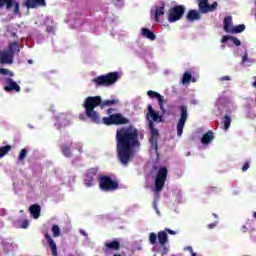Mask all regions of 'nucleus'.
Returning a JSON list of instances; mask_svg holds the SVG:
<instances>
[{
    "label": "nucleus",
    "instance_id": "f257e3e1",
    "mask_svg": "<svg viewBox=\"0 0 256 256\" xmlns=\"http://www.w3.org/2000/svg\"><path fill=\"white\" fill-rule=\"evenodd\" d=\"M115 139L118 161L127 167L135 157V148L141 147L139 129L133 125L118 128Z\"/></svg>",
    "mask_w": 256,
    "mask_h": 256
},
{
    "label": "nucleus",
    "instance_id": "f03ea898",
    "mask_svg": "<svg viewBox=\"0 0 256 256\" xmlns=\"http://www.w3.org/2000/svg\"><path fill=\"white\" fill-rule=\"evenodd\" d=\"M117 103H119V100L112 99L103 101L101 96H88L83 104L85 114H80L79 119L81 121L90 119L92 123L99 125L101 123V116L99 112L95 111V107L100 106L101 109H104V107H111V105H117Z\"/></svg>",
    "mask_w": 256,
    "mask_h": 256
},
{
    "label": "nucleus",
    "instance_id": "7ed1b4c3",
    "mask_svg": "<svg viewBox=\"0 0 256 256\" xmlns=\"http://www.w3.org/2000/svg\"><path fill=\"white\" fill-rule=\"evenodd\" d=\"M119 77V72H110L95 77L92 79V83H94L95 87H111V85H115L119 81Z\"/></svg>",
    "mask_w": 256,
    "mask_h": 256
},
{
    "label": "nucleus",
    "instance_id": "20e7f679",
    "mask_svg": "<svg viewBox=\"0 0 256 256\" xmlns=\"http://www.w3.org/2000/svg\"><path fill=\"white\" fill-rule=\"evenodd\" d=\"M98 183L99 189L106 193L117 191V189H119V182L113 180L110 176L107 175L100 176Z\"/></svg>",
    "mask_w": 256,
    "mask_h": 256
},
{
    "label": "nucleus",
    "instance_id": "39448f33",
    "mask_svg": "<svg viewBox=\"0 0 256 256\" xmlns=\"http://www.w3.org/2000/svg\"><path fill=\"white\" fill-rule=\"evenodd\" d=\"M102 123L104 125H129L131 123V120L128 118L124 117L123 114L121 113H115L111 114L109 117H103L102 118Z\"/></svg>",
    "mask_w": 256,
    "mask_h": 256
},
{
    "label": "nucleus",
    "instance_id": "423d86ee",
    "mask_svg": "<svg viewBox=\"0 0 256 256\" xmlns=\"http://www.w3.org/2000/svg\"><path fill=\"white\" fill-rule=\"evenodd\" d=\"M168 173H169V170H167V167H165V166H161L158 169V172H157L156 178H155L156 193H160V191H163V187H165V183L167 182Z\"/></svg>",
    "mask_w": 256,
    "mask_h": 256
},
{
    "label": "nucleus",
    "instance_id": "0eeeda50",
    "mask_svg": "<svg viewBox=\"0 0 256 256\" xmlns=\"http://www.w3.org/2000/svg\"><path fill=\"white\" fill-rule=\"evenodd\" d=\"M185 15V6L176 5L168 10V21L169 23H176V21H180Z\"/></svg>",
    "mask_w": 256,
    "mask_h": 256
},
{
    "label": "nucleus",
    "instance_id": "6e6552de",
    "mask_svg": "<svg viewBox=\"0 0 256 256\" xmlns=\"http://www.w3.org/2000/svg\"><path fill=\"white\" fill-rule=\"evenodd\" d=\"M187 109L188 108L185 105L179 107L180 117L176 125L178 137H181V135H183V129H185V123H187V119L189 117Z\"/></svg>",
    "mask_w": 256,
    "mask_h": 256
},
{
    "label": "nucleus",
    "instance_id": "1a4fd4ad",
    "mask_svg": "<svg viewBox=\"0 0 256 256\" xmlns=\"http://www.w3.org/2000/svg\"><path fill=\"white\" fill-rule=\"evenodd\" d=\"M149 129H150V138H149V143H150V148L154 149V151H159V130L155 128V125L153 122L149 123Z\"/></svg>",
    "mask_w": 256,
    "mask_h": 256
},
{
    "label": "nucleus",
    "instance_id": "9d476101",
    "mask_svg": "<svg viewBox=\"0 0 256 256\" xmlns=\"http://www.w3.org/2000/svg\"><path fill=\"white\" fill-rule=\"evenodd\" d=\"M198 3V11L202 14H207V13H213L214 11L217 10V7L219 3L213 2L211 5L209 4V0H197Z\"/></svg>",
    "mask_w": 256,
    "mask_h": 256
},
{
    "label": "nucleus",
    "instance_id": "9b49d317",
    "mask_svg": "<svg viewBox=\"0 0 256 256\" xmlns=\"http://www.w3.org/2000/svg\"><path fill=\"white\" fill-rule=\"evenodd\" d=\"M99 173V168H90L86 171L84 176V184L86 187H93V181H95V177Z\"/></svg>",
    "mask_w": 256,
    "mask_h": 256
},
{
    "label": "nucleus",
    "instance_id": "f8f14e48",
    "mask_svg": "<svg viewBox=\"0 0 256 256\" xmlns=\"http://www.w3.org/2000/svg\"><path fill=\"white\" fill-rule=\"evenodd\" d=\"M6 7L7 10L14 7V15H19L21 10L19 9V2H15V0H0V9Z\"/></svg>",
    "mask_w": 256,
    "mask_h": 256
},
{
    "label": "nucleus",
    "instance_id": "ddd939ff",
    "mask_svg": "<svg viewBox=\"0 0 256 256\" xmlns=\"http://www.w3.org/2000/svg\"><path fill=\"white\" fill-rule=\"evenodd\" d=\"M5 83L6 86L4 87V91H6V93H11L12 91L19 93L21 91V86H19V84H17V82L12 78H6Z\"/></svg>",
    "mask_w": 256,
    "mask_h": 256
},
{
    "label": "nucleus",
    "instance_id": "4468645a",
    "mask_svg": "<svg viewBox=\"0 0 256 256\" xmlns=\"http://www.w3.org/2000/svg\"><path fill=\"white\" fill-rule=\"evenodd\" d=\"M23 5L27 9H37V7H47L45 0H23Z\"/></svg>",
    "mask_w": 256,
    "mask_h": 256
},
{
    "label": "nucleus",
    "instance_id": "2eb2a0df",
    "mask_svg": "<svg viewBox=\"0 0 256 256\" xmlns=\"http://www.w3.org/2000/svg\"><path fill=\"white\" fill-rule=\"evenodd\" d=\"M121 249V243L119 240H112L111 242H105L103 251L104 253H109V251H119Z\"/></svg>",
    "mask_w": 256,
    "mask_h": 256
},
{
    "label": "nucleus",
    "instance_id": "dca6fc26",
    "mask_svg": "<svg viewBox=\"0 0 256 256\" xmlns=\"http://www.w3.org/2000/svg\"><path fill=\"white\" fill-rule=\"evenodd\" d=\"M15 57L7 52V51H0V63L1 65H13V60Z\"/></svg>",
    "mask_w": 256,
    "mask_h": 256
},
{
    "label": "nucleus",
    "instance_id": "f3484780",
    "mask_svg": "<svg viewBox=\"0 0 256 256\" xmlns=\"http://www.w3.org/2000/svg\"><path fill=\"white\" fill-rule=\"evenodd\" d=\"M147 95L151 99H158V105H159L160 109L165 113V108L163 107V105L165 103V99H163V96H161V94H159L158 92H155L153 90H149L147 92Z\"/></svg>",
    "mask_w": 256,
    "mask_h": 256
},
{
    "label": "nucleus",
    "instance_id": "a211bd4d",
    "mask_svg": "<svg viewBox=\"0 0 256 256\" xmlns=\"http://www.w3.org/2000/svg\"><path fill=\"white\" fill-rule=\"evenodd\" d=\"M45 239L52 251V256H59V253L57 252V244L55 243V240H53L49 232L45 233Z\"/></svg>",
    "mask_w": 256,
    "mask_h": 256
},
{
    "label": "nucleus",
    "instance_id": "6ab92c4d",
    "mask_svg": "<svg viewBox=\"0 0 256 256\" xmlns=\"http://www.w3.org/2000/svg\"><path fill=\"white\" fill-rule=\"evenodd\" d=\"M29 212L32 217L39 219L41 217V206L39 204H33L29 207Z\"/></svg>",
    "mask_w": 256,
    "mask_h": 256
},
{
    "label": "nucleus",
    "instance_id": "aec40b11",
    "mask_svg": "<svg viewBox=\"0 0 256 256\" xmlns=\"http://www.w3.org/2000/svg\"><path fill=\"white\" fill-rule=\"evenodd\" d=\"M186 17L188 21H199L201 12L199 10H189Z\"/></svg>",
    "mask_w": 256,
    "mask_h": 256
},
{
    "label": "nucleus",
    "instance_id": "412c9836",
    "mask_svg": "<svg viewBox=\"0 0 256 256\" xmlns=\"http://www.w3.org/2000/svg\"><path fill=\"white\" fill-rule=\"evenodd\" d=\"M73 147V142H70L69 144L65 143L61 146V151L64 157H72L71 148Z\"/></svg>",
    "mask_w": 256,
    "mask_h": 256
},
{
    "label": "nucleus",
    "instance_id": "4be33fe9",
    "mask_svg": "<svg viewBox=\"0 0 256 256\" xmlns=\"http://www.w3.org/2000/svg\"><path fill=\"white\" fill-rule=\"evenodd\" d=\"M161 15H165V2L161 3V6H157L155 13H154V19L156 21V23H159V17H161Z\"/></svg>",
    "mask_w": 256,
    "mask_h": 256
},
{
    "label": "nucleus",
    "instance_id": "5701e85b",
    "mask_svg": "<svg viewBox=\"0 0 256 256\" xmlns=\"http://www.w3.org/2000/svg\"><path fill=\"white\" fill-rule=\"evenodd\" d=\"M223 23H224L223 29L225 33H231V29H233V27H231V25H233V17L226 16L224 18Z\"/></svg>",
    "mask_w": 256,
    "mask_h": 256
},
{
    "label": "nucleus",
    "instance_id": "b1692460",
    "mask_svg": "<svg viewBox=\"0 0 256 256\" xmlns=\"http://www.w3.org/2000/svg\"><path fill=\"white\" fill-rule=\"evenodd\" d=\"M141 35L150 41H155V39H157V36L153 33V31L149 30V28H142Z\"/></svg>",
    "mask_w": 256,
    "mask_h": 256
},
{
    "label": "nucleus",
    "instance_id": "393cba45",
    "mask_svg": "<svg viewBox=\"0 0 256 256\" xmlns=\"http://www.w3.org/2000/svg\"><path fill=\"white\" fill-rule=\"evenodd\" d=\"M158 241L161 247H165L169 241V236L167 235V232L160 231L158 232Z\"/></svg>",
    "mask_w": 256,
    "mask_h": 256
},
{
    "label": "nucleus",
    "instance_id": "a878e982",
    "mask_svg": "<svg viewBox=\"0 0 256 256\" xmlns=\"http://www.w3.org/2000/svg\"><path fill=\"white\" fill-rule=\"evenodd\" d=\"M8 52L10 53V55H13V57H15V53L19 55V53H21V49L19 48V43L17 42L10 43L8 46Z\"/></svg>",
    "mask_w": 256,
    "mask_h": 256
},
{
    "label": "nucleus",
    "instance_id": "bb28decb",
    "mask_svg": "<svg viewBox=\"0 0 256 256\" xmlns=\"http://www.w3.org/2000/svg\"><path fill=\"white\" fill-rule=\"evenodd\" d=\"M215 139V136L213 135V131L209 130L207 133H205L201 139V143L203 145H209L211 141Z\"/></svg>",
    "mask_w": 256,
    "mask_h": 256
},
{
    "label": "nucleus",
    "instance_id": "cd10ccee",
    "mask_svg": "<svg viewBox=\"0 0 256 256\" xmlns=\"http://www.w3.org/2000/svg\"><path fill=\"white\" fill-rule=\"evenodd\" d=\"M190 81L195 83V78H193V75H191V72H185L182 77L183 85H187V83H189Z\"/></svg>",
    "mask_w": 256,
    "mask_h": 256
},
{
    "label": "nucleus",
    "instance_id": "c85d7f7f",
    "mask_svg": "<svg viewBox=\"0 0 256 256\" xmlns=\"http://www.w3.org/2000/svg\"><path fill=\"white\" fill-rule=\"evenodd\" d=\"M148 113L152 119V121H158L159 120V113L155 112V110H153V106L149 105L148 106Z\"/></svg>",
    "mask_w": 256,
    "mask_h": 256
},
{
    "label": "nucleus",
    "instance_id": "c756f323",
    "mask_svg": "<svg viewBox=\"0 0 256 256\" xmlns=\"http://www.w3.org/2000/svg\"><path fill=\"white\" fill-rule=\"evenodd\" d=\"M222 123L224 125V130L227 131L231 127V116L229 115H224L222 119Z\"/></svg>",
    "mask_w": 256,
    "mask_h": 256
},
{
    "label": "nucleus",
    "instance_id": "7c9ffc66",
    "mask_svg": "<svg viewBox=\"0 0 256 256\" xmlns=\"http://www.w3.org/2000/svg\"><path fill=\"white\" fill-rule=\"evenodd\" d=\"M245 31V24H239L235 27H232L230 30V33L237 34V33H243Z\"/></svg>",
    "mask_w": 256,
    "mask_h": 256
},
{
    "label": "nucleus",
    "instance_id": "2f4dec72",
    "mask_svg": "<svg viewBox=\"0 0 256 256\" xmlns=\"http://www.w3.org/2000/svg\"><path fill=\"white\" fill-rule=\"evenodd\" d=\"M9 151H11V145L0 147V158L5 157Z\"/></svg>",
    "mask_w": 256,
    "mask_h": 256
},
{
    "label": "nucleus",
    "instance_id": "473e14b6",
    "mask_svg": "<svg viewBox=\"0 0 256 256\" xmlns=\"http://www.w3.org/2000/svg\"><path fill=\"white\" fill-rule=\"evenodd\" d=\"M53 237H61V228L58 225L52 226Z\"/></svg>",
    "mask_w": 256,
    "mask_h": 256
},
{
    "label": "nucleus",
    "instance_id": "72a5a7b5",
    "mask_svg": "<svg viewBox=\"0 0 256 256\" xmlns=\"http://www.w3.org/2000/svg\"><path fill=\"white\" fill-rule=\"evenodd\" d=\"M157 239H158V235L155 234L154 232H151L149 235V243L151 245H157Z\"/></svg>",
    "mask_w": 256,
    "mask_h": 256
},
{
    "label": "nucleus",
    "instance_id": "f704fd0d",
    "mask_svg": "<svg viewBox=\"0 0 256 256\" xmlns=\"http://www.w3.org/2000/svg\"><path fill=\"white\" fill-rule=\"evenodd\" d=\"M0 75H9V77H14L15 73L7 68H0Z\"/></svg>",
    "mask_w": 256,
    "mask_h": 256
},
{
    "label": "nucleus",
    "instance_id": "c9c22d12",
    "mask_svg": "<svg viewBox=\"0 0 256 256\" xmlns=\"http://www.w3.org/2000/svg\"><path fill=\"white\" fill-rule=\"evenodd\" d=\"M27 149L23 148L18 156L19 161H23L27 157Z\"/></svg>",
    "mask_w": 256,
    "mask_h": 256
},
{
    "label": "nucleus",
    "instance_id": "e433bc0d",
    "mask_svg": "<svg viewBox=\"0 0 256 256\" xmlns=\"http://www.w3.org/2000/svg\"><path fill=\"white\" fill-rule=\"evenodd\" d=\"M230 41H232L234 43V45H236V47H240V45H241V41L238 40L237 37H235V36H232Z\"/></svg>",
    "mask_w": 256,
    "mask_h": 256
},
{
    "label": "nucleus",
    "instance_id": "4c0bfd02",
    "mask_svg": "<svg viewBox=\"0 0 256 256\" xmlns=\"http://www.w3.org/2000/svg\"><path fill=\"white\" fill-rule=\"evenodd\" d=\"M231 39H233V36H231V35L223 36L221 43H227L228 41H231Z\"/></svg>",
    "mask_w": 256,
    "mask_h": 256
},
{
    "label": "nucleus",
    "instance_id": "58836bf2",
    "mask_svg": "<svg viewBox=\"0 0 256 256\" xmlns=\"http://www.w3.org/2000/svg\"><path fill=\"white\" fill-rule=\"evenodd\" d=\"M29 227V220H23L21 224L22 229H27Z\"/></svg>",
    "mask_w": 256,
    "mask_h": 256
},
{
    "label": "nucleus",
    "instance_id": "ea45409f",
    "mask_svg": "<svg viewBox=\"0 0 256 256\" xmlns=\"http://www.w3.org/2000/svg\"><path fill=\"white\" fill-rule=\"evenodd\" d=\"M164 231H165V233H169V235H177V232H175L174 230H171L169 228H166Z\"/></svg>",
    "mask_w": 256,
    "mask_h": 256
},
{
    "label": "nucleus",
    "instance_id": "a19ab883",
    "mask_svg": "<svg viewBox=\"0 0 256 256\" xmlns=\"http://www.w3.org/2000/svg\"><path fill=\"white\" fill-rule=\"evenodd\" d=\"M247 59H249V54H247V52H245L244 55L242 56V63H245V61H247Z\"/></svg>",
    "mask_w": 256,
    "mask_h": 256
},
{
    "label": "nucleus",
    "instance_id": "79ce46f5",
    "mask_svg": "<svg viewBox=\"0 0 256 256\" xmlns=\"http://www.w3.org/2000/svg\"><path fill=\"white\" fill-rule=\"evenodd\" d=\"M249 169V162H246L243 166H242V171L245 172Z\"/></svg>",
    "mask_w": 256,
    "mask_h": 256
},
{
    "label": "nucleus",
    "instance_id": "37998d69",
    "mask_svg": "<svg viewBox=\"0 0 256 256\" xmlns=\"http://www.w3.org/2000/svg\"><path fill=\"white\" fill-rule=\"evenodd\" d=\"M214 227H217V222L210 223V224L208 225V229H214Z\"/></svg>",
    "mask_w": 256,
    "mask_h": 256
},
{
    "label": "nucleus",
    "instance_id": "c03bdc74",
    "mask_svg": "<svg viewBox=\"0 0 256 256\" xmlns=\"http://www.w3.org/2000/svg\"><path fill=\"white\" fill-rule=\"evenodd\" d=\"M221 81H231V77L229 76H223L222 78H220Z\"/></svg>",
    "mask_w": 256,
    "mask_h": 256
},
{
    "label": "nucleus",
    "instance_id": "a18cd8bd",
    "mask_svg": "<svg viewBox=\"0 0 256 256\" xmlns=\"http://www.w3.org/2000/svg\"><path fill=\"white\" fill-rule=\"evenodd\" d=\"M77 149H78L79 153H83V146H78Z\"/></svg>",
    "mask_w": 256,
    "mask_h": 256
},
{
    "label": "nucleus",
    "instance_id": "49530a36",
    "mask_svg": "<svg viewBox=\"0 0 256 256\" xmlns=\"http://www.w3.org/2000/svg\"><path fill=\"white\" fill-rule=\"evenodd\" d=\"M242 231H243V233H247V231H248L247 226H243Z\"/></svg>",
    "mask_w": 256,
    "mask_h": 256
},
{
    "label": "nucleus",
    "instance_id": "de8ad7c7",
    "mask_svg": "<svg viewBox=\"0 0 256 256\" xmlns=\"http://www.w3.org/2000/svg\"><path fill=\"white\" fill-rule=\"evenodd\" d=\"M107 113H108V115H111V113H113V108H109V109L107 110Z\"/></svg>",
    "mask_w": 256,
    "mask_h": 256
},
{
    "label": "nucleus",
    "instance_id": "09e8293b",
    "mask_svg": "<svg viewBox=\"0 0 256 256\" xmlns=\"http://www.w3.org/2000/svg\"><path fill=\"white\" fill-rule=\"evenodd\" d=\"M187 249H188V251H190V253H193V247L188 246Z\"/></svg>",
    "mask_w": 256,
    "mask_h": 256
},
{
    "label": "nucleus",
    "instance_id": "8fccbe9b",
    "mask_svg": "<svg viewBox=\"0 0 256 256\" xmlns=\"http://www.w3.org/2000/svg\"><path fill=\"white\" fill-rule=\"evenodd\" d=\"M27 63H28V65H33V60L29 59V60L27 61Z\"/></svg>",
    "mask_w": 256,
    "mask_h": 256
},
{
    "label": "nucleus",
    "instance_id": "3c124183",
    "mask_svg": "<svg viewBox=\"0 0 256 256\" xmlns=\"http://www.w3.org/2000/svg\"><path fill=\"white\" fill-rule=\"evenodd\" d=\"M80 233L81 235H84V237H87V233L85 231L82 230Z\"/></svg>",
    "mask_w": 256,
    "mask_h": 256
},
{
    "label": "nucleus",
    "instance_id": "603ef678",
    "mask_svg": "<svg viewBox=\"0 0 256 256\" xmlns=\"http://www.w3.org/2000/svg\"><path fill=\"white\" fill-rule=\"evenodd\" d=\"M255 81L253 82V87H256V76L254 77Z\"/></svg>",
    "mask_w": 256,
    "mask_h": 256
},
{
    "label": "nucleus",
    "instance_id": "864d4df0",
    "mask_svg": "<svg viewBox=\"0 0 256 256\" xmlns=\"http://www.w3.org/2000/svg\"><path fill=\"white\" fill-rule=\"evenodd\" d=\"M191 256H197V253L191 252Z\"/></svg>",
    "mask_w": 256,
    "mask_h": 256
},
{
    "label": "nucleus",
    "instance_id": "5fc2aeb1",
    "mask_svg": "<svg viewBox=\"0 0 256 256\" xmlns=\"http://www.w3.org/2000/svg\"><path fill=\"white\" fill-rule=\"evenodd\" d=\"M196 103H197V101H195V100L192 101V104H193V105H195Z\"/></svg>",
    "mask_w": 256,
    "mask_h": 256
},
{
    "label": "nucleus",
    "instance_id": "6e6d98bb",
    "mask_svg": "<svg viewBox=\"0 0 256 256\" xmlns=\"http://www.w3.org/2000/svg\"><path fill=\"white\" fill-rule=\"evenodd\" d=\"M253 217L256 219V212L253 213Z\"/></svg>",
    "mask_w": 256,
    "mask_h": 256
},
{
    "label": "nucleus",
    "instance_id": "4d7b16f0",
    "mask_svg": "<svg viewBox=\"0 0 256 256\" xmlns=\"http://www.w3.org/2000/svg\"><path fill=\"white\" fill-rule=\"evenodd\" d=\"M113 256H121V254H117V253H116V254H114Z\"/></svg>",
    "mask_w": 256,
    "mask_h": 256
},
{
    "label": "nucleus",
    "instance_id": "13d9d810",
    "mask_svg": "<svg viewBox=\"0 0 256 256\" xmlns=\"http://www.w3.org/2000/svg\"><path fill=\"white\" fill-rule=\"evenodd\" d=\"M214 217H217V214H213Z\"/></svg>",
    "mask_w": 256,
    "mask_h": 256
},
{
    "label": "nucleus",
    "instance_id": "bf43d9fd",
    "mask_svg": "<svg viewBox=\"0 0 256 256\" xmlns=\"http://www.w3.org/2000/svg\"><path fill=\"white\" fill-rule=\"evenodd\" d=\"M244 256H249V255H244Z\"/></svg>",
    "mask_w": 256,
    "mask_h": 256
}]
</instances>
